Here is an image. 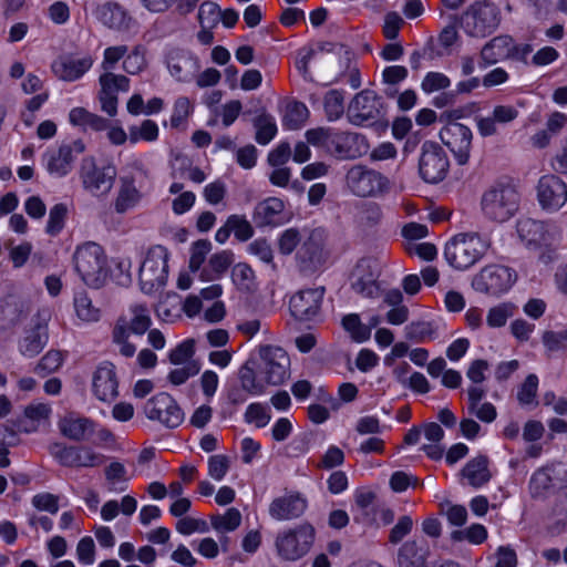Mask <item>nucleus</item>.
<instances>
[{
	"label": "nucleus",
	"instance_id": "1",
	"mask_svg": "<svg viewBox=\"0 0 567 567\" xmlns=\"http://www.w3.org/2000/svg\"><path fill=\"white\" fill-rule=\"evenodd\" d=\"M306 140L315 147H322L340 159H354L370 150L368 138L358 132L340 131L332 127H316L306 132Z\"/></svg>",
	"mask_w": 567,
	"mask_h": 567
},
{
	"label": "nucleus",
	"instance_id": "2",
	"mask_svg": "<svg viewBox=\"0 0 567 567\" xmlns=\"http://www.w3.org/2000/svg\"><path fill=\"white\" fill-rule=\"evenodd\" d=\"M73 265L81 280L89 287L101 288L109 278L107 256L97 243L78 245L73 252Z\"/></svg>",
	"mask_w": 567,
	"mask_h": 567
},
{
	"label": "nucleus",
	"instance_id": "3",
	"mask_svg": "<svg viewBox=\"0 0 567 567\" xmlns=\"http://www.w3.org/2000/svg\"><path fill=\"white\" fill-rule=\"evenodd\" d=\"M152 324L150 308L141 302L132 303L113 328V341L118 347L122 355L131 358L136 352V347L128 341L130 334H144Z\"/></svg>",
	"mask_w": 567,
	"mask_h": 567
},
{
	"label": "nucleus",
	"instance_id": "4",
	"mask_svg": "<svg viewBox=\"0 0 567 567\" xmlns=\"http://www.w3.org/2000/svg\"><path fill=\"white\" fill-rule=\"evenodd\" d=\"M520 194L509 183H497L484 192L481 209L485 218L495 223L512 219L519 210Z\"/></svg>",
	"mask_w": 567,
	"mask_h": 567
},
{
	"label": "nucleus",
	"instance_id": "5",
	"mask_svg": "<svg viewBox=\"0 0 567 567\" xmlns=\"http://www.w3.org/2000/svg\"><path fill=\"white\" fill-rule=\"evenodd\" d=\"M316 539L315 527L307 522L278 533L275 546L278 556L287 561H296L306 556Z\"/></svg>",
	"mask_w": 567,
	"mask_h": 567
},
{
	"label": "nucleus",
	"instance_id": "6",
	"mask_svg": "<svg viewBox=\"0 0 567 567\" xmlns=\"http://www.w3.org/2000/svg\"><path fill=\"white\" fill-rule=\"evenodd\" d=\"M169 252L166 247H151L140 267L138 280L143 292L154 293L162 290L168 278Z\"/></svg>",
	"mask_w": 567,
	"mask_h": 567
},
{
	"label": "nucleus",
	"instance_id": "7",
	"mask_svg": "<svg viewBox=\"0 0 567 567\" xmlns=\"http://www.w3.org/2000/svg\"><path fill=\"white\" fill-rule=\"evenodd\" d=\"M487 247V243L477 234H458L445 245L444 256L453 268L464 270L473 266Z\"/></svg>",
	"mask_w": 567,
	"mask_h": 567
},
{
	"label": "nucleus",
	"instance_id": "8",
	"mask_svg": "<svg viewBox=\"0 0 567 567\" xmlns=\"http://www.w3.org/2000/svg\"><path fill=\"white\" fill-rule=\"evenodd\" d=\"M152 183L148 173L138 168L120 179V188L114 202V209L124 214L135 208L143 197L150 193Z\"/></svg>",
	"mask_w": 567,
	"mask_h": 567
},
{
	"label": "nucleus",
	"instance_id": "9",
	"mask_svg": "<svg viewBox=\"0 0 567 567\" xmlns=\"http://www.w3.org/2000/svg\"><path fill=\"white\" fill-rule=\"evenodd\" d=\"M499 20V11L494 4L477 1L463 13L461 27L470 37L484 38L496 30Z\"/></svg>",
	"mask_w": 567,
	"mask_h": 567
},
{
	"label": "nucleus",
	"instance_id": "10",
	"mask_svg": "<svg viewBox=\"0 0 567 567\" xmlns=\"http://www.w3.org/2000/svg\"><path fill=\"white\" fill-rule=\"evenodd\" d=\"M143 413L150 421L166 429L178 427L185 419L178 402L166 392L151 396L143 405Z\"/></svg>",
	"mask_w": 567,
	"mask_h": 567
},
{
	"label": "nucleus",
	"instance_id": "11",
	"mask_svg": "<svg viewBox=\"0 0 567 567\" xmlns=\"http://www.w3.org/2000/svg\"><path fill=\"white\" fill-rule=\"evenodd\" d=\"M258 375L268 385H279L289 377L290 359L280 347L262 346L259 348Z\"/></svg>",
	"mask_w": 567,
	"mask_h": 567
},
{
	"label": "nucleus",
	"instance_id": "12",
	"mask_svg": "<svg viewBox=\"0 0 567 567\" xmlns=\"http://www.w3.org/2000/svg\"><path fill=\"white\" fill-rule=\"evenodd\" d=\"M346 181L349 189L360 197H375L390 188V182L384 175L364 165H353Z\"/></svg>",
	"mask_w": 567,
	"mask_h": 567
},
{
	"label": "nucleus",
	"instance_id": "13",
	"mask_svg": "<svg viewBox=\"0 0 567 567\" xmlns=\"http://www.w3.org/2000/svg\"><path fill=\"white\" fill-rule=\"evenodd\" d=\"M517 234L528 247H551L559 243L561 230L551 221L520 218L516 224Z\"/></svg>",
	"mask_w": 567,
	"mask_h": 567
},
{
	"label": "nucleus",
	"instance_id": "14",
	"mask_svg": "<svg viewBox=\"0 0 567 567\" xmlns=\"http://www.w3.org/2000/svg\"><path fill=\"white\" fill-rule=\"evenodd\" d=\"M516 278V272L506 266L488 265L473 278L472 286L478 292L499 296L512 288Z\"/></svg>",
	"mask_w": 567,
	"mask_h": 567
},
{
	"label": "nucleus",
	"instance_id": "15",
	"mask_svg": "<svg viewBox=\"0 0 567 567\" xmlns=\"http://www.w3.org/2000/svg\"><path fill=\"white\" fill-rule=\"evenodd\" d=\"M164 64L178 83H190L200 70L199 58L190 50L172 47L164 53Z\"/></svg>",
	"mask_w": 567,
	"mask_h": 567
},
{
	"label": "nucleus",
	"instance_id": "16",
	"mask_svg": "<svg viewBox=\"0 0 567 567\" xmlns=\"http://www.w3.org/2000/svg\"><path fill=\"white\" fill-rule=\"evenodd\" d=\"M382 262L374 257H363L358 260L351 272L352 289L367 298H375L380 293L379 277Z\"/></svg>",
	"mask_w": 567,
	"mask_h": 567
},
{
	"label": "nucleus",
	"instance_id": "17",
	"mask_svg": "<svg viewBox=\"0 0 567 567\" xmlns=\"http://www.w3.org/2000/svg\"><path fill=\"white\" fill-rule=\"evenodd\" d=\"M298 258L305 269L317 271L331 265V251L322 229H313L301 245Z\"/></svg>",
	"mask_w": 567,
	"mask_h": 567
},
{
	"label": "nucleus",
	"instance_id": "18",
	"mask_svg": "<svg viewBox=\"0 0 567 567\" xmlns=\"http://www.w3.org/2000/svg\"><path fill=\"white\" fill-rule=\"evenodd\" d=\"M85 151L81 140L62 143L59 147L45 153V167L50 175L64 177L71 173L76 158Z\"/></svg>",
	"mask_w": 567,
	"mask_h": 567
},
{
	"label": "nucleus",
	"instance_id": "19",
	"mask_svg": "<svg viewBox=\"0 0 567 567\" xmlns=\"http://www.w3.org/2000/svg\"><path fill=\"white\" fill-rule=\"evenodd\" d=\"M440 138L453 153L460 165H464L468 162L473 134L467 125L455 121H449L441 128Z\"/></svg>",
	"mask_w": 567,
	"mask_h": 567
},
{
	"label": "nucleus",
	"instance_id": "20",
	"mask_svg": "<svg viewBox=\"0 0 567 567\" xmlns=\"http://www.w3.org/2000/svg\"><path fill=\"white\" fill-rule=\"evenodd\" d=\"M536 198L543 210L556 213L567 203V184L555 174H546L537 182Z\"/></svg>",
	"mask_w": 567,
	"mask_h": 567
},
{
	"label": "nucleus",
	"instance_id": "21",
	"mask_svg": "<svg viewBox=\"0 0 567 567\" xmlns=\"http://www.w3.org/2000/svg\"><path fill=\"white\" fill-rule=\"evenodd\" d=\"M84 189L94 196L104 195L111 190L116 176L113 165L99 167L93 158H85L80 172Z\"/></svg>",
	"mask_w": 567,
	"mask_h": 567
},
{
	"label": "nucleus",
	"instance_id": "22",
	"mask_svg": "<svg viewBox=\"0 0 567 567\" xmlns=\"http://www.w3.org/2000/svg\"><path fill=\"white\" fill-rule=\"evenodd\" d=\"M450 162L443 148L436 143L423 144L420 158V174L427 183H439L449 172Z\"/></svg>",
	"mask_w": 567,
	"mask_h": 567
},
{
	"label": "nucleus",
	"instance_id": "23",
	"mask_svg": "<svg viewBox=\"0 0 567 567\" xmlns=\"http://www.w3.org/2000/svg\"><path fill=\"white\" fill-rule=\"evenodd\" d=\"M130 79L123 74L103 72L99 78V101L103 112L110 116L117 113V94L130 90Z\"/></svg>",
	"mask_w": 567,
	"mask_h": 567
},
{
	"label": "nucleus",
	"instance_id": "24",
	"mask_svg": "<svg viewBox=\"0 0 567 567\" xmlns=\"http://www.w3.org/2000/svg\"><path fill=\"white\" fill-rule=\"evenodd\" d=\"M93 63L94 59L90 54L65 53L52 62L51 70L59 80L74 82L82 79Z\"/></svg>",
	"mask_w": 567,
	"mask_h": 567
},
{
	"label": "nucleus",
	"instance_id": "25",
	"mask_svg": "<svg viewBox=\"0 0 567 567\" xmlns=\"http://www.w3.org/2000/svg\"><path fill=\"white\" fill-rule=\"evenodd\" d=\"M323 296V287L300 290L289 302L292 316L299 320L315 319L320 312Z\"/></svg>",
	"mask_w": 567,
	"mask_h": 567
},
{
	"label": "nucleus",
	"instance_id": "26",
	"mask_svg": "<svg viewBox=\"0 0 567 567\" xmlns=\"http://www.w3.org/2000/svg\"><path fill=\"white\" fill-rule=\"evenodd\" d=\"M379 114V103L373 91L364 90L355 94L350 102L347 116L353 125H363Z\"/></svg>",
	"mask_w": 567,
	"mask_h": 567
},
{
	"label": "nucleus",
	"instance_id": "27",
	"mask_svg": "<svg viewBox=\"0 0 567 567\" xmlns=\"http://www.w3.org/2000/svg\"><path fill=\"white\" fill-rule=\"evenodd\" d=\"M58 429L64 437L74 442H84L92 440L96 423L89 417L70 412L59 419Z\"/></svg>",
	"mask_w": 567,
	"mask_h": 567
},
{
	"label": "nucleus",
	"instance_id": "28",
	"mask_svg": "<svg viewBox=\"0 0 567 567\" xmlns=\"http://www.w3.org/2000/svg\"><path fill=\"white\" fill-rule=\"evenodd\" d=\"M92 391L95 398L110 402L118 395V381L114 364L101 363L93 373Z\"/></svg>",
	"mask_w": 567,
	"mask_h": 567
},
{
	"label": "nucleus",
	"instance_id": "29",
	"mask_svg": "<svg viewBox=\"0 0 567 567\" xmlns=\"http://www.w3.org/2000/svg\"><path fill=\"white\" fill-rule=\"evenodd\" d=\"M308 502L300 493H288L275 498L269 506V514L277 520H291L302 516Z\"/></svg>",
	"mask_w": 567,
	"mask_h": 567
},
{
	"label": "nucleus",
	"instance_id": "30",
	"mask_svg": "<svg viewBox=\"0 0 567 567\" xmlns=\"http://www.w3.org/2000/svg\"><path fill=\"white\" fill-rule=\"evenodd\" d=\"M252 219L259 227L285 224L288 220L285 202L278 197L259 202L254 209Z\"/></svg>",
	"mask_w": 567,
	"mask_h": 567
},
{
	"label": "nucleus",
	"instance_id": "31",
	"mask_svg": "<svg viewBox=\"0 0 567 567\" xmlns=\"http://www.w3.org/2000/svg\"><path fill=\"white\" fill-rule=\"evenodd\" d=\"M518 116V110L513 105L499 104L494 106L491 115L476 118V128L482 137L497 134L498 124H508Z\"/></svg>",
	"mask_w": 567,
	"mask_h": 567
},
{
	"label": "nucleus",
	"instance_id": "32",
	"mask_svg": "<svg viewBox=\"0 0 567 567\" xmlns=\"http://www.w3.org/2000/svg\"><path fill=\"white\" fill-rule=\"evenodd\" d=\"M49 313H45L42 321H38L32 329L25 331L24 337L19 342V351L22 355L33 358L44 348L49 339Z\"/></svg>",
	"mask_w": 567,
	"mask_h": 567
},
{
	"label": "nucleus",
	"instance_id": "33",
	"mask_svg": "<svg viewBox=\"0 0 567 567\" xmlns=\"http://www.w3.org/2000/svg\"><path fill=\"white\" fill-rule=\"evenodd\" d=\"M52 409L47 403H32L24 408L23 419L12 423L17 433H34L39 430L42 421L49 420Z\"/></svg>",
	"mask_w": 567,
	"mask_h": 567
},
{
	"label": "nucleus",
	"instance_id": "34",
	"mask_svg": "<svg viewBox=\"0 0 567 567\" xmlns=\"http://www.w3.org/2000/svg\"><path fill=\"white\" fill-rule=\"evenodd\" d=\"M512 50L513 39L509 35H498L493 38L481 50V68H486L508 59Z\"/></svg>",
	"mask_w": 567,
	"mask_h": 567
},
{
	"label": "nucleus",
	"instance_id": "35",
	"mask_svg": "<svg viewBox=\"0 0 567 567\" xmlns=\"http://www.w3.org/2000/svg\"><path fill=\"white\" fill-rule=\"evenodd\" d=\"M94 14L102 24L118 31L126 30L131 22L127 12L121 6L113 2L99 6Z\"/></svg>",
	"mask_w": 567,
	"mask_h": 567
},
{
	"label": "nucleus",
	"instance_id": "36",
	"mask_svg": "<svg viewBox=\"0 0 567 567\" xmlns=\"http://www.w3.org/2000/svg\"><path fill=\"white\" fill-rule=\"evenodd\" d=\"M462 478L474 488H480L489 482L492 475L488 468V458L477 455L471 458L461 471Z\"/></svg>",
	"mask_w": 567,
	"mask_h": 567
},
{
	"label": "nucleus",
	"instance_id": "37",
	"mask_svg": "<svg viewBox=\"0 0 567 567\" xmlns=\"http://www.w3.org/2000/svg\"><path fill=\"white\" fill-rule=\"evenodd\" d=\"M233 261L234 254L230 250H221L212 255L207 266L200 272V279L213 281L221 278Z\"/></svg>",
	"mask_w": 567,
	"mask_h": 567
},
{
	"label": "nucleus",
	"instance_id": "38",
	"mask_svg": "<svg viewBox=\"0 0 567 567\" xmlns=\"http://www.w3.org/2000/svg\"><path fill=\"white\" fill-rule=\"evenodd\" d=\"M69 122L73 126H78L83 131L101 132L106 130L107 121L84 107H73L69 113Z\"/></svg>",
	"mask_w": 567,
	"mask_h": 567
},
{
	"label": "nucleus",
	"instance_id": "39",
	"mask_svg": "<svg viewBox=\"0 0 567 567\" xmlns=\"http://www.w3.org/2000/svg\"><path fill=\"white\" fill-rule=\"evenodd\" d=\"M308 117L309 110L306 104L298 101H291L284 107L281 124L285 130L296 131L306 124Z\"/></svg>",
	"mask_w": 567,
	"mask_h": 567
},
{
	"label": "nucleus",
	"instance_id": "40",
	"mask_svg": "<svg viewBox=\"0 0 567 567\" xmlns=\"http://www.w3.org/2000/svg\"><path fill=\"white\" fill-rule=\"evenodd\" d=\"M159 127L153 120H144L141 124L128 126V142L135 145L140 142L153 143L158 140Z\"/></svg>",
	"mask_w": 567,
	"mask_h": 567
},
{
	"label": "nucleus",
	"instance_id": "41",
	"mask_svg": "<svg viewBox=\"0 0 567 567\" xmlns=\"http://www.w3.org/2000/svg\"><path fill=\"white\" fill-rule=\"evenodd\" d=\"M239 381L243 390L251 395H261L268 385L266 381L259 378L258 367L256 365L255 370V368L250 365V362H247L239 370Z\"/></svg>",
	"mask_w": 567,
	"mask_h": 567
},
{
	"label": "nucleus",
	"instance_id": "42",
	"mask_svg": "<svg viewBox=\"0 0 567 567\" xmlns=\"http://www.w3.org/2000/svg\"><path fill=\"white\" fill-rule=\"evenodd\" d=\"M104 474L110 492L121 493L126 491L131 477L124 464L112 462L105 467Z\"/></svg>",
	"mask_w": 567,
	"mask_h": 567
},
{
	"label": "nucleus",
	"instance_id": "43",
	"mask_svg": "<svg viewBox=\"0 0 567 567\" xmlns=\"http://www.w3.org/2000/svg\"><path fill=\"white\" fill-rule=\"evenodd\" d=\"M73 306L76 317L87 323L96 322L101 318L100 308L95 307L85 291L75 293Z\"/></svg>",
	"mask_w": 567,
	"mask_h": 567
},
{
	"label": "nucleus",
	"instance_id": "44",
	"mask_svg": "<svg viewBox=\"0 0 567 567\" xmlns=\"http://www.w3.org/2000/svg\"><path fill=\"white\" fill-rule=\"evenodd\" d=\"M517 307L512 302H501L491 307L486 313L485 323L491 329L504 327L513 318Z\"/></svg>",
	"mask_w": 567,
	"mask_h": 567
},
{
	"label": "nucleus",
	"instance_id": "45",
	"mask_svg": "<svg viewBox=\"0 0 567 567\" xmlns=\"http://www.w3.org/2000/svg\"><path fill=\"white\" fill-rule=\"evenodd\" d=\"M210 524L217 533H230L240 526L241 514L237 508L230 507L224 514L212 515Z\"/></svg>",
	"mask_w": 567,
	"mask_h": 567
},
{
	"label": "nucleus",
	"instance_id": "46",
	"mask_svg": "<svg viewBox=\"0 0 567 567\" xmlns=\"http://www.w3.org/2000/svg\"><path fill=\"white\" fill-rule=\"evenodd\" d=\"M342 327L349 333L351 340L357 343H363L371 337V327L365 326L357 313L344 316Z\"/></svg>",
	"mask_w": 567,
	"mask_h": 567
},
{
	"label": "nucleus",
	"instance_id": "47",
	"mask_svg": "<svg viewBox=\"0 0 567 567\" xmlns=\"http://www.w3.org/2000/svg\"><path fill=\"white\" fill-rule=\"evenodd\" d=\"M550 467H543L534 472L529 482V491L533 497H543L554 487Z\"/></svg>",
	"mask_w": 567,
	"mask_h": 567
},
{
	"label": "nucleus",
	"instance_id": "48",
	"mask_svg": "<svg viewBox=\"0 0 567 567\" xmlns=\"http://www.w3.org/2000/svg\"><path fill=\"white\" fill-rule=\"evenodd\" d=\"M231 280L237 289L250 291L256 286V277L251 267L245 262L235 265L231 269Z\"/></svg>",
	"mask_w": 567,
	"mask_h": 567
},
{
	"label": "nucleus",
	"instance_id": "49",
	"mask_svg": "<svg viewBox=\"0 0 567 567\" xmlns=\"http://www.w3.org/2000/svg\"><path fill=\"white\" fill-rule=\"evenodd\" d=\"M256 142L260 145H267L277 135L278 128L275 118L271 115L264 114L256 118Z\"/></svg>",
	"mask_w": 567,
	"mask_h": 567
},
{
	"label": "nucleus",
	"instance_id": "50",
	"mask_svg": "<svg viewBox=\"0 0 567 567\" xmlns=\"http://www.w3.org/2000/svg\"><path fill=\"white\" fill-rule=\"evenodd\" d=\"M145 54L146 49L143 45H135L130 53L125 54L123 70L132 75L144 71L147 65Z\"/></svg>",
	"mask_w": 567,
	"mask_h": 567
},
{
	"label": "nucleus",
	"instance_id": "51",
	"mask_svg": "<svg viewBox=\"0 0 567 567\" xmlns=\"http://www.w3.org/2000/svg\"><path fill=\"white\" fill-rule=\"evenodd\" d=\"M72 467H96L103 463L104 456L87 446H75Z\"/></svg>",
	"mask_w": 567,
	"mask_h": 567
},
{
	"label": "nucleus",
	"instance_id": "52",
	"mask_svg": "<svg viewBox=\"0 0 567 567\" xmlns=\"http://www.w3.org/2000/svg\"><path fill=\"white\" fill-rule=\"evenodd\" d=\"M194 106L187 96H179L173 105L169 123L172 127L178 128L184 125L192 115Z\"/></svg>",
	"mask_w": 567,
	"mask_h": 567
},
{
	"label": "nucleus",
	"instance_id": "53",
	"mask_svg": "<svg viewBox=\"0 0 567 567\" xmlns=\"http://www.w3.org/2000/svg\"><path fill=\"white\" fill-rule=\"evenodd\" d=\"M343 94L338 90H331L324 95L323 107L329 121H337L344 112Z\"/></svg>",
	"mask_w": 567,
	"mask_h": 567
},
{
	"label": "nucleus",
	"instance_id": "54",
	"mask_svg": "<svg viewBox=\"0 0 567 567\" xmlns=\"http://www.w3.org/2000/svg\"><path fill=\"white\" fill-rule=\"evenodd\" d=\"M271 420L269 406L261 403H251L245 412V421L255 424L257 427H265Z\"/></svg>",
	"mask_w": 567,
	"mask_h": 567
},
{
	"label": "nucleus",
	"instance_id": "55",
	"mask_svg": "<svg viewBox=\"0 0 567 567\" xmlns=\"http://www.w3.org/2000/svg\"><path fill=\"white\" fill-rule=\"evenodd\" d=\"M68 216V207L65 204H55L49 213L45 231L51 236H56L64 227Z\"/></svg>",
	"mask_w": 567,
	"mask_h": 567
},
{
	"label": "nucleus",
	"instance_id": "56",
	"mask_svg": "<svg viewBox=\"0 0 567 567\" xmlns=\"http://www.w3.org/2000/svg\"><path fill=\"white\" fill-rule=\"evenodd\" d=\"M176 530L184 535L189 536L195 533L206 534L210 527L206 520L202 518H195L192 516H184L176 522Z\"/></svg>",
	"mask_w": 567,
	"mask_h": 567
},
{
	"label": "nucleus",
	"instance_id": "57",
	"mask_svg": "<svg viewBox=\"0 0 567 567\" xmlns=\"http://www.w3.org/2000/svg\"><path fill=\"white\" fill-rule=\"evenodd\" d=\"M487 529L482 524H472L464 530H456L452 533L454 540H467L471 544L480 545L487 539Z\"/></svg>",
	"mask_w": 567,
	"mask_h": 567
},
{
	"label": "nucleus",
	"instance_id": "58",
	"mask_svg": "<svg viewBox=\"0 0 567 567\" xmlns=\"http://www.w3.org/2000/svg\"><path fill=\"white\" fill-rule=\"evenodd\" d=\"M64 361V354L58 350L48 351L37 364L34 371L45 375L55 372Z\"/></svg>",
	"mask_w": 567,
	"mask_h": 567
},
{
	"label": "nucleus",
	"instance_id": "59",
	"mask_svg": "<svg viewBox=\"0 0 567 567\" xmlns=\"http://www.w3.org/2000/svg\"><path fill=\"white\" fill-rule=\"evenodd\" d=\"M451 80L447 75L442 72H427L422 82L421 89L426 94H432L434 92L445 90L450 87Z\"/></svg>",
	"mask_w": 567,
	"mask_h": 567
},
{
	"label": "nucleus",
	"instance_id": "60",
	"mask_svg": "<svg viewBox=\"0 0 567 567\" xmlns=\"http://www.w3.org/2000/svg\"><path fill=\"white\" fill-rule=\"evenodd\" d=\"M220 20V8L215 2L205 1L198 10L200 28H216Z\"/></svg>",
	"mask_w": 567,
	"mask_h": 567
},
{
	"label": "nucleus",
	"instance_id": "61",
	"mask_svg": "<svg viewBox=\"0 0 567 567\" xmlns=\"http://www.w3.org/2000/svg\"><path fill=\"white\" fill-rule=\"evenodd\" d=\"M228 226L231 228L235 237L240 241L250 239L254 235V229L247 218L243 215H230L228 218Z\"/></svg>",
	"mask_w": 567,
	"mask_h": 567
},
{
	"label": "nucleus",
	"instance_id": "62",
	"mask_svg": "<svg viewBox=\"0 0 567 567\" xmlns=\"http://www.w3.org/2000/svg\"><path fill=\"white\" fill-rule=\"evenodd\" d=\"M195 352V342L193 339H186L178 343L168 352V359L172 364L179 365L186 363Z\"/></svg>",
	"mask_w": 567,
	"mask_h": 567
},
{
	"label": "nucleus",
	"instance_id": "63",
	"mask_svg": "<svg viewBox=\"0 0 567 567\" xmlns=\"http://www.w3.org/2000/svg\"><path fill=\"white\" fill-rule=\"evenodd\" d=\"M207 465H208V475L213 480L220 482L224 480V477L228 473V470L230 466V460L226 455L215 454L208 458Z\"/></svg>",
	"mask_w": 567,
	"mask_h": 567
},
{
	"label": "nucleus",
	"instance_id": "64",
	"mask_svg": "<svg viewBox=\"0 0 567 567\" xmlns=\"http://www.w3.org/2000/svg\"><path fill=\"white\" fill-rule=\"evenodd\" d=\"M210 250L212 244L208 240H197L192 245L189 258V268L192 271L200 269Z\"/></svg>",
	"mask_w": 567,
	"mask_h": 567
}]
</instances>
